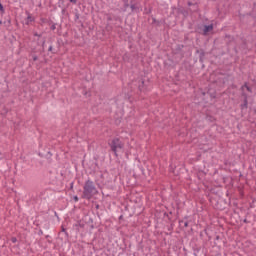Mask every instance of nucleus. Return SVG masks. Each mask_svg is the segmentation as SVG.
Segmentation results:
<instances>
[{
    "label": "nucleus",
    "instance_id": "nucleus-9",
    "mask_svg": "<svg viewBox=\"0 0 256 256\" xmlns=\"http://www.w3.org/2000/svg\"><path fill=\"white\" fill-rule=\"evenodd\" d=\"M196 53H199V61L200 63H203V59L205 57V50H196Z\"/></svg>",
    "mask_w": 256,
    "mask_h": 256
},
{
    "label": "nucleus",
    "instance_id": "nucleus-26",
    "mask_svg": "<svg viewBox=\"0 0 256 256\" xmlns=\"http://www.w3.org/2000/svg\"><path fill=\"white\" fill-rule=\"evenodd\" d=\"M152 23H159V21L156 18H152Z\"/></svg>",
    "mask_w": 256,
    "mask_h": 256
},
{
    "label": "nucleus",
    "instance_id": "nucleus-21",
    "mask_svg": "<svg viewBox=\"0 0 256 256\" xmlns=\"http://www.w3.org/2000/svg\"><path fill=\"white\" fill-rule=\"evenodd\" d=\"M48 51H50V53L55 54V52H53V46H49Z\"/></svg>",
    "mask_w": 256,
    "mask_h": 256
},
{
    "label": "nucleus",
    "instance_id": "nucleus-35",
    "mask_svg": "<svg viewBox=\"0 0 256 256\" xmlns=\"http://www.w3.org/2000/svg\"><path fill=\"white\" fill-rule=\"evenodd\" d=\"M99 207H100L99 204H96V209H99Z\"/></svg>",
    "mask_w": 256,
    "mask_h": 256
},
{
    "label": "nucleus",
    "instance_id": "nucleus-31",
    "mask_svg": "<svg viewBox=\"0 0 256 256\" xmlns=\"http://www.w3.org/2000/svg\"><path fill=\"white\" fill-rule=\"evenodd\" d=\"M219 239H221V236L217 235L216 238H215V240H216V241H219Z\"/></svg>",
    "mask_w": 256,
    "mask_h": 256
},
{
    "label": "nucleus",
    "instance_id": "nucleus-34",
    "mask_svg": "<svg viewBox=\"0 0 256 256\" xmlns=\"http://www.w3.org/2000/svg\"><path fill=\"white\" fill-rule=\"evenodd\" d=\"M38 235H43V230H39Z\"/></svg>",
    "mask_w": 256,
    "mask_h": 256
},
{
    "label": "nucleus",
    "instance_id": "nucleus-29",
    "mask_svg": "<svg viewBox=\"0 0 256 256\" xmlns=\"http://www.w3.org/2000/svg\"><path fill=\"white\" fill-rule=\"evenodd\" d=\"M184 227H189V222L188 221L184 222Z\"/></svg>",
    "mask_w": 256,
    "mask_h": 256
},
{
    "label": "nucleus",
    "instance_id": "nucleus-15",
    "mask_svg": "<svg viewBox=\"0 0 256 256\" xmlns=\"http://www.w3.org/2000/svg\"><path fill=\"white\" fill-rule=\"evenodd\" d=\"M129 7H131V2L124 4V11H127V9H129Z\"/></svg>",
    "mask_w": 256,
    "mask_h": 256
},
{
    "label": "nucleus",
    "instance_id": "nucleus-20",
    "mask_svg": "<svg viewBox=\"0 0 256 256\" xmlns=\"http://www.w3.org/2000/svg\"><path fill=\"white\" fill-rule=\"evenodd\" d=\"M242 97H244V99L248 100V96H247V93H245V92H242Z\"/></svg>",
    "mask_w": 256,
    "mask_h": 256
},
{
    "label": "nucleus",
    "instance_id": "nucleus-13",
    "mask_svg": "<svg viewBox=\"0 0 256 256\" xmlns=\"http://www.w3.org/2000/svg\"><path fill=\"white\" fill-rule=\"evenodd\" d=\"M0 13H1V15L5 14V7L3 6L1 1H0Z\"/></svg>",
    "mask_w": 256,
    "mask_h": 256
},
{
    "label": "nucleus",
    "instance_id": "nucleus-16",
    "mask_svg": "<svg viewBox=\"0 0 256 256\" xmlns=\"http://www.w3.org/2000/svg\"><path fill=\"white\" fill-rule=\"evenodd\" d=\"M4 25H7V27H11V19H8L4 22Z\"/></svg>",
    "mask_w": 256,
    "mask_h": 256
},
{
    "label": "nucleus",
    "instance_id": "nucleus-28",
    "mask_svg": "<svg viewBox=\"0 0 256 256\" xmlns=\"http://www.w3.org/2000/svg\"><path fill=\"white\" fill-rule=\"evenodd\" d=\"M70 3H73L74 5L77 4V0H69Z\"/></svg>",
    "mask_w": 256,
    "mask_h": 256
},
{
    "label": "nucleus",
    "instance_id": "nucleus-39",
    "mask_svg": "<svg viewBox=\"0 0 256 256\" xmlns=\"http://www.w3.org/2000/svg\"><path fill=\"white\" fill-rule=\"evenodd\" d=\"M179 223H180V224L183 223V220H180Z\"/></svg>",
    "mask_w": 256,
    "mask_h": 256
},
{
    "label": "nucleus",
    "instance_id": "nucleus-18",
    "mask_svg": "<svg viewBox=\"0 0 256 256\" xmlns=\"http://www.w3.org/2000/svg\"><path fill=\"white\" fill-rule=\"evenodd\" d=\"M32 59H33V61H38L39 57L37 55H32Z\"/></svg>",
    "mask_w": 256,
    "mask_h": 256
},
{
    "label": "nucleus",
    "instance_id": "nucleus-38",
    "mask_svg": "<svg viewBox=\"0 0 256 256\" xmlns=\"http://www.w3.org/2000/svg\"><path fill=\"white\" fill-rule=\"evenodd\" d=\"M164 215H166L167 217H169V214H167V213H164Z\"/></svg>",
    "mask_w": 256,
    "mask_h": 256
},
{
    "label": "nucleus",
    "instance_id": "nucleus-36",
    "mask_svg": "<svg viewBox=\"0 0 256 256\" xmlns=\"http://www.w3.org/2000/svg\"><path fill=\"white\" fill-rule=\"evenodd\" d=\"M70 187H71V189H73V182L71 183Z\"/></svg>",
    "mask_w": 256,
    "mask_h": 256
},
{
    "label": "nucleus",
    "instance_id": "nucleus-23",
    "mask_svg": "<svg viewBox=\"0 0 256 256\" xmlns=\"http://www.w3.org/2000/svg\"><path fill=\"white\" fill-rule=\"evenodd\" d=\"M34 37H42V35L37 32H34Z\"/></svg>",
    "mask_w": 256,
    "mask_h": 256
},
{
    "label": "nucleus",
    "instance_id": "nucleus-30",
    "mask_svg": "<svg viewBox=\"0 0 256 256\" xmlns=\"http://www.w3.org/2000/svg\"><path fill=\"white\" fill-rule=\"evenodd\" d=\"M42 49H45V40L42 42Z\"/></svg>",
    "mask_w": 256,
    "mask_h": 256
},
{
    "label": "nucleus",
    "instance_id": "nucleus-6",
    "mask_svg": "<svg viewBox=\"0 0 256 256\" xmlns=\"http://www.w3.org/2000/svg\"><path fill=\"white\" fill-rule=\"evenodd\" d=\"M213 31V24L204 25L202 35L207 36Z\"/></svg>",
    "mask_w": 256,
    "mask_h": 256
},
{
    "label": "nucleus",
    "instance_id": "nucleus-33",
    "mask_svg": "<svg viewBox=\"0 0 256 256\" xmlns=\"http://www.w3.org/2000/svg\"><path fill=\"white\" fill-rule=\"evenodd\" d=\"M243 223H249V220H247V218H245V219L243 220Z\"/></svg>",
    "mask_w": 256,
    "mask_h": 256
},
{
    "label": "nucleus",
    "instance_id": "nucleus-25",
    "mask_svg": "<svg viewBox=\"0 0 256 256\" xmlns=\"http://www.w3.org/2000/svg\"><path fill=\"white\" fill-rule=\"evenodd\" d=\"M73 199H74L75 203H77V201H79V197L78 196H74Z\"/></svg>",
    "mask_w": 256,
    "mask_h": 256
},
{
    "label": "nucleus",
    "instance_id": "nucleus-3",
    "mask_svg": "<svg viewBox=\"0 0 256 256\" xmlns=\"http://www.w3.org/2000/svg\"><path fill=\"white\" fill-rule=\"evenodd\" d=\"M188 10L190 11V14L193 15V13H199V4L197 2L193 3L191 1L187 2Z\"/></svg>",
    "mask_w": 256,
    "mask_h": 256
},
{
    "label": "nucleus",
    "instance_id": "nucleus-8",
    "mask_svg": "<svg viewBox=\"0 0 256 256\" xmlns=\"http://www.w3.org/2000/svg\"><path fill=\"white\" fill-rule=\"evenodd\" d=\"M60 235H62V239H69V232H67V229L63 225L61 226Z\"/></svg>",
    "mask_w": 256,
    "mask_h": 256
},
{
    "label": "nucleus",
    "instance_id": "nucleus-27",
    "mask_svg": "<svg viewBox=\"0 0 256 256\" xmlns=\"http://www.w3.org/2000/svg\"><path fill=\"white\" fill-rule=\"evenodd\" d=\"M207 95H210L211 99H215V94H209L208 92Z\"/></svg>",
    "mask_w": 256,
    "mask_h": 256
},
{
    "label": "nucleus",
    "instance_id": "nucleus-37",
    "mask_svg": "<svg viewBox=\"0 0 256 256\" xmlns=\"http://www.w3.org/2000/svg\"><path fill=\"white\" fill-rule=\"evenodd\" d=\"M0 25H3V21L0 20Z\"/></svg>",
    "mask_w": 256,
    "mask_h": 256
},
{
    "label": "nucleus",
    "instance_id": "nucleus-11",
    "mask_svg": "<svg viewBox=\"0 0 256 256\" xmlns=\"http://www.w3.org/2000/svg\"><path fill=\"white\" fill-rule=\"evenodd\" d=\"M35 21V18H33L30 14L26 18V25H29L30 23H33Z\"/></svg>",
    "mask_w": 256,
    "mask_h": 256
},
{
    "label": "nucleus",
    "instance_id": "nucleus-17",
    "mask_svg": "<svg viewBox=\"0 0 256 256\" xmlns=\"http://www.w3.org/2000/svg\"><path fill=\"white\" fill-rule=\"evenodd\" d=\"M249 87V85H247V82L244 83V85L241 87V90L243 91V89H247Z\"/></svg>",
    "mask_w": 256,
    "mask_h": 256
},
{
    "label": "nucleus",
    "instance_id": "nucleus-42",
    "mask_svg": "<svg viewBox=\"0 0 256 256\" xmlns=\"http://www.w3.org/2000/svg\"><path fill=\"white\" fill-rule=\"evenodd\" d=\"M108 21H111V18H108Z\"/></svg>",
    "mask_w": 256,
    "mask_h": 256
},
{
    "label": "nucleus",
    "instance_id": "nucleus-12",
    "mask_svg": "<svg viewBox=\"0 0 256 256\" xmlns=\"http://www.w3.org/2000/svg\"><path fill=\"white\" fill-rule=\"evenodd\" d=\"M203 28H204V25H198L196 27V33H199L200 35H203Z\"/></svg>",
    "mask_w": 256,
    "mask_h": 256
},
{
    "label": "nucleus",
    "instance_id": "nucleus-40",
    "mask_svg": "<svg viewBox=\"0 0 256 256\" xmlns=\"http://www.w3.org/2000/svg\"><path fill=\"white\" fill-rule=\"evenodd\" d=\"M46 239H49V235L46 236Z\"/></svg>",
    "mask_w": 256,
    "mask_h": 256
},
{
    "label": "nucleus",
    "instance_id": "nucleus-14",
    "mask_svg": "<svg viewBox=\"0 0 256 256\" xmlns=\"http://www.w3.org/2000/svg\"><path fill=\"white\" fill-rule=\"evenodd\" d=\"M52 23V26L50 27L51 31H55L57 29V24L53 23V21H50Z\"/></svg>",
    "mask_w": 256,
    "mask_h": 256
},
{
    "label": "nucleus",
    "instance_id": "nucleus-4",
    "mask_svg": "<svg viewBox=\"0 0 256 256\" xmlns=\"http://www.w3.org/2000/svg\"><path fill=\"white\" fill-rule=\"evenodd\" d=\"M130 9L131 13H141V7L135 0H130Z\"/></svg>",
    "mask_w": 256,
    "mask_h": 256
},
{
    "label": "nucleus",
    "instance_id": "nucleus-1",
    "mask_svg": "<svg viewBox=\"0 0 256 256\" xmlns=\"http://www.w3.org/2000/svg\"><path fill=\"white\" fill-rule=\"evenodd\" d=\"M97 193H99V191L97 190V187H95V182L88 178L83 186L82 199L91 201V199H93Z\"/></svg>",
    "mask_w": 256,
    "mask_h": 256
},
{
    "label": "nucleus",
    "instance_id": "nucleus-10",
    "mask_svg": "<svg viewBox=\"0 0 256 256\" xmlns=\"http://www.w3.org/2000/svg\"><path fill=\"white\" fill-rule=\"evenodd\" d=\"M248 107H249V101L247 99H244L243 103L240 105L241 111H243L244 109H247Z\"/></svg>",
    "mask_w": 256,
    "mask_h": 256
},
{
    "label": "nucleus",
    "instance_id": "nucleus-7",
    "mask_svg": "<svg viewBox=\"0 0 256 256\" xmlns=\"http://www.w3.org/2000/svg\"><path fill=\"white\" fill-rule=\"evenodd\" d=\"M178 13H180V15H183L184 19H187V17L191 15V12L189 11V9H185V8H178Z\"/></svg>",
    "mask_w": 256,
    "mask_h": 256
},
{
    "label": "nucleus",
    "instance_id": "nucleus-5",
    "mask_svg": "<svg viewBox=\"0 0 256 256\" xmlns=\"http://www.w3.org/2000/svg\"><path fill=\"white\" fill-rule=\"evenodd\" d=\"M148 85H149V82H145V80H141L138 85L139 91H141L142 93H145V91H147Z\"/></svg>",
    "mask_w": 256,
    "mask_h": 256
},
{
    "label": "nucleus",
    "instance_id": "nucleus-2",
    "mask_svg": "<svg viewBox=\"0 0 256 256\" xmlns=\"http://www.w3.org/2000/svg\"><path fill=\"white\" fill-rule=\"evenodd\" d=\"M110 151L114 153V155L117 157V151H121L122 149L125 148V143L121 141L119 138H113L109 143Z\"/></svg>",
    "mask_w": 256,
    "mask_h": 256
},
{
    "label": "nucleus",
    "instance_id": "nucleus-43",
    "mask_svg": "<svg viewBox=\"0 0 256 256\" xmlns=\"http://www.w3.org/2000/svg\"><path fill=\"white\" fill-rule=\"evenodd\" d=\"M244 45L246 44L245 40L243 41Z\"/></svg>",
    "mask_w": 256,
    "mask_h": 256
},
{
    "label": "nucleus",
    "instance_id": "nucleus-41",
    "mask_svg": "<svg viewBox=\"0 0 256 256\" xmlns=\"http://www.w3.org/2000/svg\"><path fill=\"white\" fill-rule=\"evenodd\" d=\"M189 217L188 216H186L184 219H188Z\"/></svg>",
    "mask_w": 256,
    "mask_h": 256
},
{
    "label": "nucleus",
    "instance_id": "nucleus-32",
    "mask_svg": "<svg viewBox=\"0 0 256 256\" xmlns=\"http://www.w3.org/2000/svg\"><path fill=\"white\" fill-rule=\"evenodd\" d=\"M124 4L130 3L129 0H122Z\"/></svg>",
    "mask_w": 256,
    "mask_h": 256
},
{
    "label": "nucleus",
    "instance_id": "nucleus-24",
    "mask_svg": "<svg viewBox=\"0 0 256 256\" xmlns=\"http://www.w3.org/2000/svg\"><path fill=\"white\" fill-rule=\"evenodd\" d=\"M246 90L249 92V93H253V90L251 89V87H247Z\"/></svg>",
    "mask_w": 256,
    "mask_h": 256
},
{
    "label": "nucleus",
    "instance_id": "nucleus-19",
    "mask_svg": "<svg viewBox=\"0 0 256 256\" xmlns=\"http://www.w3.org/2000/svg\"><path fill=\"white\" fill-rule=\"evenodd\" d=\"M79 17H80V15H79V13H75V21H79Z\"/></svg>",
    "mask_w": 256,
    "mask_h": 256
},
{
    "label": "nucleus",
    "instance_id": "nucleus-22",
    "mask_svg": "<svg viewBox=\"0 0 256 256\" xmlns=\"http://www.w3.org/2000/svg\"><path fill=\"white\" fill-rule=\"evenodd\" d=\"M11 241H12V243H16L17 242V237H12Z\"/></svg>",
    "mask_w": 256,
    "mask_h": 256
}]
</instances>
